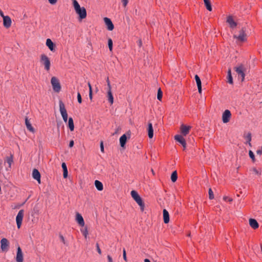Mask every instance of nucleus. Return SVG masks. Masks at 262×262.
Returning <instances> with one entry per match:
<instances>
[{
    "mask_svg": "<svg viewBox=\"0 0 262 262\" xmlns=\"http://www.w3.org/2000/svg\"><path fill=\"white\" fill-rule=\"evenodd\" d=\"M190 126H187L184 124H182L180 127L181 133L183 136H186L187 135L191 129Z\"/></svg>",
    "mask_w": 262,
    "mask_h": 262,
    "instance_id": "obj_11",
    "label": "nucleus"
},
{
    "mask_svg": "<svg viewBox=\"0 0 262 262\" xmlns=\"http://www.w3.org/2000/svg\"><path fill=\"white\" fill-rule=\"evenodd\" d=\"M100 148H101V151L103 152H104V146H103V144L102 141H101V143H100Z\"/></svg>",
    "mask_w": 262,
    "mask_h": 262,
    "instance_id": "obj_50",
    "label": "nucleus"
},
{
    "mask_svg": "<svg viewBox=\"0 0 262 262\" xmlns=\"http://www.w3.org/2000/svg\"><path fill=\"white\" fill-rule=\"evenodd\" d=\"M68 126L71 131H73L74 129V124L72 118L70 117L68 121Z\"/></svg>",
    "mask_w": 262,
    "mask_h": 262,
    "instance_id": "obj_29",
    "label": "nucleus"
},
{
    "mask_svg": "<svg viewBox=\"0 0 262 262\" xmlns=\"http://www.w3.org/2000/svg\"><path fill=\"white\" fill-rule=\"evenodd\" d=\"M104 21L107 26V28L110 31H112L114 28V26L111 20L107 17L104 18Z\"/></svg>",
    "mask_w": 262,
    "mask_h": 262,
    "instance_id": "obj_18",
    "label": "nucleus"
},
{
    "mask_svg": "<svg viewBox=\"0 0 262 262\" xmlns=\"http://www.w3.org/2000/svg\"><path fill=\"white\" fill-rule=\"evenodd\" d=\"M107 97L108 101L110 102V104H113L114 103V97L112 92H107Z\"/></svg>",
    "mask_w": 262,
    "mask_h": 262,
    "instance_id": "obj_30",
    "label": "nucleus"
},
{
    "mask_svg": "<svg viewBox=\"0 0 262 262\" xmlns=\"http://www.w3.org/2000/svg\"><path fill=\"white\" fill-rule=\"evenodd\" d=\"M113 41H112V39L109 38L108 39V48H109V50L110 51H112V50H113Z\"/></svg>",
    "mask_w": 262,
    "mask_h": 262,
    "instance_id": "obj_35",
    "label": "nucleus"
},
{
    "mask_svg": "<svg viewBox=\"0 0 262 262\" xmlns=\"http://www.w3.org/2000/svg\"><path fill=\"white\" fill-rule=\"evenodd\" d=\"M7 163L8 164V167L6 168L7 170H9L11 168V165L13 163V156L10 155V156L7 157L5 160V163Z\"/></svg>",
    "mask_w": 262,
    "mask_h": 262,
    "instance_id": "obj_15",
    "label": "nucleus"
},
{
    "mask_svg": "<svg viewBox=\"0 0 262 262\" xmlns=\"http://www.w3.org/2000/svg\"><path fill=\"white\" fill-rule=\"evenodd\" d=\"M144 262H150V261L149 260V259L146 258L144 259Z\"/></svg>",
    "mask_w": 262,
    "mask_h": 262,
    "instance_id": "obj_57",
    "label": "nucleus"
},
{
    "mask_svg": "<svg viewBox=\"0 0 262 262\" xmlns=\"http://www.w3.org/2000/svg\"><path fill=\"white\" fill-rule=\"evenodd\" d=\"M95 185L96 188L99 191H101L103 189V186L102 183L98 180H96L95 181Z\"/></svg>",
    "mask_w": 262,
    "mask_h": 262,
    "instance_id": "obj_27",
    "label": "nucleus"
},
{
    "mask_svg": "<svg viewBox=\"0 0 262 262\" xmlns=\"http://www.w3.org/2000/svg\"><path fill=\"white\" fill-rule=\"evenodd\" d=\"M227 78L228 79V82L230 84H233V78L231 75V69H229L228 70L227 77Z\"/></svg>",
    "mask_w": 262,
    "mask_h": 262,
    "instance_id": "obj_28",
    "label": "nucleus"
},
{
    "mask_svg": "<svg viewBox=\"0 0 262 262\" xmlns=\"http://www.w3.org/2000/svg\"><path fill=\"white\" fill-rule=\"evenodd\" d=\"M53 90L57 93H58L61 90V85L59 81L56 77H52L51 80Z\"/></svg>",
    "mask_w": 262,
    "mask_h": 262,
    "instance_id": "obj_5",
    "label": "nucleus"
},
{
    "mask_svg": "<svg viewBox=\"0 0 262 262\" xmlns=\"http://www.w3.org/2000/svg\"><path fill=\"white\" fill-rule=\"evenodd\" d=\"M61 239H62V241L64 242V238H63V236H61Z\"/></svg>",
    "mask_w": 262,
    "mask_h": 262,
    "instance_id": "obj_59",
    "label": "nucleus"
},
{
    "mask_svg": "<svg viewBox=\"0 0 262 262\" xmlns=\"http://www.w3.org/2000/svg\"><path fill=\"white\" fill-rule=\"evenodd\" d=\"M77 100L79 103H81L82 98H81V94L79 93H78V94H77Z\"/></svg>",
    "mask_w": 262,
    "mask_h": 262,
    "instance_id": "obj_41",
    "label": "nucleus"
},
{
    "mask_svg": "<svg viewBox=\"0 0 262 262\" xmlns=\"http://www.w3.org/2000/svg\"><path fill=\"white\" fill-rule=\"evenodd\" d=\"M249 154L250 157L252 159V161L253 162H254V161H255V156H254V155L253 152L251 150H250L249 152Z\"/></svg>",
    "mask_w": 262,
    "mask_h": 262,
    "instance_id": "obj_39",
    "label": "nucleus"
},
{
    "mask_svg": "<svg viewBox=\"0 0 262 262\" xmlns=\"http://www.w3.org/2000/svg\"><path fill=\"white\" fill-rule=\"evenodd\" d=\"M0 15L3 18V17H5L6 16L4 15L3 12L2 10L0 9Z\"/></svg>",
    "mask_w": 262,
    "mask_h": 262,
    "instance_id": "obj_55",
    "label": "nucleus"
},
{
    "mask_svg": "<svg viewBox=\"0 0 262 262\" xmlns=\"http://www.w3.org/2000/svg\"><path fill=\"white\" fill-rule=\"evenodd\" d=\"M223 200L224 201H228L229 202H231L233 201V199L231 198H229L228 196H224L223 197Z\"/></svg>",
    "mask_w": 262,
    "mask_h": 262,
    "instance_id": "obj_38",
    "label": "nucleus"
},
{
    "mask_svg": "<svg viewBox=\"0 0 262 262\" xmlns=\"http://www.w3.org/2000/svg\"><path fill=\"white\" fill-rule=\"evenodd\" d=\"M74 141L71 140L69 143V147L70 148L74 146Z\"/></svg>",
    "mask_w": 262,
    "mask_h": 262,
    "instance_id": "obj_51",
    "label": "nucleus"
},
{
    "mask_svg": "<svg viewBox=\"0 0 262 262\" xmlns=\"http://www.w3.org/2000/svg\"><path fill=\"white\" fill-rule=\"evenodd\" d=\"M163 221L165 224H167L169 222V214L167 210L164 209L163 210Z\"/></svg>",
    "mask_w": 262,
    "mask_h": 262,
    "instance_id": "obj_20",
    "label": "nucleus"
},
{
    "mask_svg": "<svg viewBox=\"0 0 262 262\" xmlns=\"http://www.w3.org/2000/svg\"><path fill=\"white\" fill-rule=\"evenodd\" d=\"M58 0H48L49 3L51 5H55L57 2Z\"/></svg>",
    "mask_w": 262,
    "mask_h": 262,
    "instance_id": "obj_44",
    "label": "nucleus"
},
{
    "mask_svg": "<svg viewBox=\"0 0 262 262\" xmlns=\"http://www.w3.org/2000/svg\"><path fill=\"white\" fill-rule=\"evenodd\" d=\"M89 97H90V100L92 101V99H93L92 91H90L89 92Z\"/></svg>",
    "mask_w": 262,
    "mask_h": 262,
    "instance_id": "obj_53",
    "label": "nucleus"
},
{
    "mask_svg": "<svg viewBox=\"0 0 262 262\" xmlns=\"http://www.w3.org/2000/svg\"><path fill=\"white\" fill-rule=\"evenodd\" d=\"M46 45L51 51L54 52L55 51V45L51 39L48 38L47 39Z\"/></svg>",
    "mask_w": 262,
    "mask_h": 262,
    "instance_id": "obj_19",
    "label": "nucleus"
},
{
    "mask_svg": "<svg viewBox=\"0 0 262 262\" xmlns=\"http://www.w3.org/2000/svg\"><path fill=\"white\" fill-rule=\"evenodd\" d=\"M227 23L229 25L230 28L233 29L237 26V23H236L231 15H229L227 18Z\"/></svg>",
    "mask_w": 262,
    "mask_h": 262,
    "instance_id": "obj_16",
    "label": "nucleus"
},
{
    "mask_svg": "<svg viewBox=\"0 0 262 262\" xmlns=\"http://www.w3.org/2000/svg\"><path fill=\"white\" fill-rule=\"evenodd\" d=\"M130 194L132 198L140 206L141 211L143 212L144 210L145 204L141 198L135 190H132Z\"/></svg>",
    "mask_w": 262,
    "mask_h": 262,
    "instance_id": "obj_2",
    "label": "nucleus"
},
{
    "mask_svg": "<svg viewBox=\"0 0 262 262\" xmlns=\"http://www.w3.org/2000/svg\"><path fill=\"white\" fill-rule=\"evenodd\" d=\"M11 19L9 16L3 17V25L6 28H9L11 26Z\"/></svg>",
    "mask_w": 262,
    "mask_h": 262,
    "instance_id": "obj_13",
    "label": "nucleus"
},
{
    "mask_svg": "<svg viewBox=\"0 0 262 262\" xmlns=\"http://www.w3.org/2000/svg\"><path fill=\"white\" fill-rule=\"evenodd\" d=\"M174 139L183 146L184 150L186 148V142L184 138L182 135H177L174 136Z\"/></svg>",
    "mask_w": 262,
    "mask_h": 262,
    "instance_id": "obj_10",
    "label": "nucleus"
},
{
    "mask_svg": "<svg viewBox=\"0 0 262 262\" xmlns=\"http://www.w3.org/2000/svg\"><path fill=\"white\" fill-rule=\"evenodd\" d=\"M253 172L256 174H257V175H260L261 174V172H259L256 168H253Z\"/></svg>",
    "mask_w": 262,
    "mask_h": 262,
    "instance_id": "obj_43",
    "label": "nucleus"
},
{
    "mask_svg": "<svg viewBox=\"0 0 262 262\" xmlns=\"http://www.w3.org/2000/svg\"><path fill=\"white\" fill-rule=\"evenodd\" d=\"M74 8L76 13L79 15V19H83L86 17V11L84 7H80L77 1L74 2Z\"/></svg>",
    "mask_w": 262,
    "mask_h": 262,
    "instance_id": "obj_1",
    "label": "nucleus"
},
{
    "mask_svg": "<svg viewBox=\"0 0 262 262\" xmlns=\"http://www.w3.org/2000/svg\"><path fill=\"white\" fill-rule=\"evenodd\" d=\"M25 124H26V127H27V129L29 130H30L31 132H34V128L32 127L31 124L29 122V120H28L27 117H26V119H25Z\"/></svg>",
    "mask_w": 262,
    "mask_h": 262,
    "instance_id": "obj_25",
    "label": "nucleus"
},
{
    "mask_svg": "<svg viewBox=\"0 0 262 262\" xmlns=\"http://www.w3.org/2000/svg\"><path fill=\"white\" fill-rule=\"evenodd\" d=\"M123 257L124 260L125 261H127V257H126V251H125V249L124 248L123 250Z\"/></svg>",
    "mask_w": 262,
    "mask_h": 262,
    "instance_id": "obj_42",
    "label": "nucleus"
},
{
    "mask_svg": "<svg viewBox=\"0 0 262 262\" xmlns=\"http://www.w3.org/2000/svg\"><path fill=\"white\" fill-rule=\"evenodd\" d=\"M151 171H152V173H154V170H153V169H151Z\"/></svg>",
    "mask_w": 262,
    "mask_h": 262,
    "instance_id": "obj_60",
    "label": "nucleus"
},
{
    "mask_svg": "<svg viewBox=\"0 0 262 262\" xmlns=\"http://www.w3.org/2000/svg\"><path fill=\"white\" fill-rule=\"evenodd\" d=\"M204 4H205L206 9L208 11H212V7H211L210 1V0H204Z\"/></svg>",
    "mask_w": 262,
    "mask_h": 262,
    "instance_id": "obj_31",
    "label": "nucleus"
},
{
    "mask_svg": "<svg viewBox=\"0 0 262 262\" xmlns=\"http://www.w3.org/2000/svg\"><path fill=\"white\" fill-rule=\"evenodd\" d=\"M231 117V113L228 110H226L222 115V120L225 123H228Z\"/></svg>",
    "mask_w": 262,
    "mask_h": 262,
    "instance_id": "obj_9",
    "label": "nucleus"
},
{
    "mask_svg": "<svg viewBox=\"0 0 262 262\" xmlns=\"http://www.w3.org/2000/svg\"><path fill=\"white\" fill-rule=\"evenodd\" d=\"M96 246L97 251L98 253L100 255H101V253H102V252H101V249H100V247H99V244H98V243H96Z\"/></svg>",
    "mask_w": 262,
    "mask_h": 262,
    "instance_id": "obj_40",
    "label": "nucleus"
},
{
    "mask_svg": "<svg viewBox=\"0 0 262 262\" xmlns=\"http://www.w3.org/2000/svg\"><path fill=\"white\" fill-rule=\"evenodd\" d=\"M16 260L17 262H23L24 261L23 254L19 246L17 249Z\"/></svg>",
    "mask_w": 262,
    "mask_h": 262,
    "instance_id": "obj_12",
    "label": "nucleus"
},
{
    "mask_svg": "<svg viewBox=\"0 0 262 262\" xmlns=\"http://www.w3.org/2000/svg\"><path fill=\"white\" fill-rule=\"evenodd\" d=\"M63 178H66L68 177V170H63Z\"/></svg>",
    "mask_w": 262,
    "mask_h": 262,
    "instance_id": "obj_47",
    "label": "nucleus"
},
{
    "mask_svg": "<svg viewBox=\"0 0 262 262\" xmlns=\"http://www.w3.org/2000/svg\"><path fill=\"white\" fill-rule=\"evenodd\" d=\"M234 69L237 74L238 77H240L241 78L242 81H243L245 79V69L244 68V65L241 64L238 66L235 67Z\"/></svg>",
    "mask_w": 262,
    "mask_h": 262,
    "instance_id": "obj_4",
    "label": "nucleus"
},
{
    "mask_svg": "<svg viewBox=\"0 0 262 262\" xmlns=\"http://www.w3.org/2000/svg\"><path fill=\"white\" fill-rule=\"evenodd\" d=\"M177 178L178 175L177 171H174L171 175V180L172 182H175L177 181Z\"/></svg>",
    "mask_w": 262,
    "mask_h": 262,
    "instance_id": "obj_32",
    "label": "nucleus"
},
{
    "mask_svg": "<svg viewBox=\"0 0 262 262\" xmlns=\"http://www.w3.org/2000/svg\"><path fill=\"white\" fill-rule=\"evenodd\" d=\"M148 136L150 139H151L154 136V129L152 127V123L150 122H148Z\"/></svg>",
    "mask_w": 262,
    "mask_h": 262,
    "instance_id": "obj_22",
    "label": "nucleus"
},
{
    "mask_svg": "<svg viewBox=\"0 0 262 262\" xmlns=\"http://www.w3.org/2000/svg\"><path fill=\"white\" fill-rule=\"evenodd\" d=\"M121 1L122 2V3H123V6L124 7H125L127 6V4H128V0H121Z\"/></svg>",
    "mask_w": 262,
    "mask_h": 262,
    "instance_id": "obj_45",
    "label": "nucleus"
},
{
    "mask_svg": "<svg viewBox=\"0 0 262 262\" xmlns=\"http://www.w3.org/2000/svg\"><path fill=\"white\" fill-rule=\"evenodd\" d=\"M195 80L198 88V91L200 94L202 93V83L199 76L198 75H195Z\"/></svg>",
    "mask_w": 262,
    "mask_h": 262,
    "instance_id": "obj_21",
    "label": "nucleus"
},
{
    "mask_svg": "<svg viewBox=\"0 0 262 262\" xmlns=\"http://www.w3.org/2000/svg\"><path fill=\"white\" fill-rule=\"evenodd\" d=\"M208 193H209V199L212 200L214 198V195H213V191L212 190L211 188L209 189Z\"/></svg>",
    "mask_w": 262,
    "mask_h": 262,
    "instance_id": "obj_36",
    "label": "nucleus"
},
{
    "mask_svg": "<svg viewBox=\"0 0 262 262\" xmlns=\"http://www.w3.org/2000/svg\"><path fill=\"white\" fill-rule=\"evenodd\" d=\"M162 96H163V93H162V92L161 90V89H159L158 91V94H157V99L161 101V99H162Z\"/></svg>",
    "mask_w": 262,
    "mask_h": 262,
    "instance_id": "obj_34",
    "label": "nucleus"
},
{
    "mask_svg": "<svg viewBox=\"0 0 262 262\" xmlns=\"http://www.w3.org/2000/svg\"><path fill=\"white\" fill-rule=\"evenodd\" d=\"M40 62L44 66L45 69L49 71L50 69L51 62L49 58L45 54L40 55Z\"/></svg>",
    "mask_w": 262,
    "mask_h": 262,
    "instance_id": "obj_3",
    "label": "nucleus"
},
{
    "mask_svg": "<svg viewBox=\"0 0 262 262\" xmlns=\"http://www.w3.org/2000/svg\"><path fill=\"white\" fill-rule=\"evenodd\" d=\"M1 249L3 251L7 250L9 247V241L7 238H3L1 241Z\"/></svg>",
    "mask_w": 262,
    "mask_h": 262,
    "instance_id": "obj_14",
    "label": "nucleus"
},
{
    "mask_svg": "<svg viewBox=\"0 0 262 262\" xmlns=\"http://www.w3.org/2000/svg\"><path fill=\"white\" fill-rule=\"evenodd\" d=\"M261 103H262V102H261Z\"/></svg>",
    "mask_w": 262,
    "mask_h": 262,
    "instance_id": "obj_61",
    "label": "nucleus"
},
{
    "mask_svg": "<svg viewBox=\"0 0 262 262\" xmlns=\"http://www.w3.org/2000/svg\"><path fill=\"white\" fill-rule=\"evenodd\" d=\"M257 153H260V154L262 153V146H261V150H258L257 151Z\"/></svg>",
    "mask_w": 262,
    "mask_h": 262,
    "instance_id": "obj_58",
    "label": "nucleus"
},
{
    "mask_svg": "<svg viewBox=\"0 0 262 262\" xmlns=\"http://www.w3.org/2000/svg\"><path fill=\"white\" fill-rule=\"evenodd\" d=\"M137 44L139 47H141L142 45V40L141 39H139L137 41Z\"/></svg>",
    "mask_w": 262,
    "mask_h": 262,
    "instance_id": "obj_48",
    "label": "nucleus"
},
{
    "mask_svg": "<svg viewBox=\"0 0 262 262\" xmlns=\"http://www.w3.org/2000/svg\"><path fill=\"white\" fill-rule=\"evenodd\" d=\"M24 215V210L21 209L20 210L16 216V224L17 228L19 229L21 227Z\"/></svg>",
    "mask_w": 262,
    "mask_h": 262,
    "instance_id": "obj_8",
    "label": "nucleus"
},
{
    "mask_svg": "<svg viewBox=\"0 0 262 262\" xmlns=\"http://www.w3.org/2000/svg\"><path fill=\"white\" fill-rule=\"evenodd\" d=\"M249 224L250 226L254 229H256L258 228L259 227L258 222L256 221V220L253 219H250L249 220Z\"/></svg>",
    "mask_w": 262,
    "mask_h": 262,
    "instance_id": "obj_23",
    "label": "nucleus"
},
{
    "mask_svg": "<svg viewBox=\"0 0 262 262\" xmlns=\"http://www.w3.org/2000/svg\"><path fill=\"white\" fill-rule=\"evenodd\" d=\"M61 167H62V168L63 169V170H68L67 169V165H66L65 163L63 162V163H62Z\"/></svg>",
    "mask_w": 262,
    "mask_h": 262,
    "instance_id": "obj_46",
    "label": "nucleus"
},
{
    "mask_svg": "<svg viewBox=\"0 0 262 262\" xmlns=\"http://www.w3.org/2000/svg\"><path fill=\"white\" fill-rule=\"evenodd\" d=\"M32 177L39 184L40 183V173L37 169H34L33 170Z\"/></svg>",
    "mask_w": 262,
    "mask_h": 262,
    "instance_id": "obj_17",
    "label": "nucleus"
},
{
    "mask_svg": "<svg viewBox=\"0 0 262 262\" xmlns=\"http://www.w3.org/2000/svg\"><path fill=\"white\" fill-rule=\"evenodd\" d=\"M106 81V82H107V84H110V80H109V78H108V77H107Z\"/></svg>",
    "mask_w": 262,
    "mask_h": 262,
    "instance_id": "obj_56",
    "label": "nucleus"
},
{
    "mask_svg": "<svg viewBox=\"0 0 262 262\" xmlns=\"http://www.w3.org/2000/svg\"><path fill=\"white\" fill-rule=\"evenodd\" d=\"M59 104L60 112L61 113V115L62 116L63 120L65 122H67L68 118V114H67V110L66 109L64 104L61 100H59Z\"/></svg>",
    "mask_w": 262,
    "mask_h": 262,
    "instance_id": "obj_6",
    "label": "nucleus"
},
{
    "mask_svg": "<svg viewBox=\"0 0 262 262\" xmlns=\"http://www.w3.org/2000/svg\"><path fill=\"white\" fill-rule=\"evenodd\" d=\"M82 233L83 235L84 236L85 238H87V236L88 235V230L86 227L83 230H81Z\"/></svg>",
    "mask_w": 262,
    "mask_h": 262,
    "instance_id": "obj_37",
    "label": "nucleus"
},
{
    "mask_svg": "<svg viewBox=\"0 0 262 262\" xmlns=\"http://www.w3.org/2000/svg\"><path fill=\"white\" fill-rule=\"evenodd\" d=\"M245 139L246 140L247 143H248L250 145H251L250 142L251 141V134L250 133H248L246 136L245 137Z\"/></svg>",
    "mask_w": 262,
    "mask_h": 262,
    "instance_id": "obj_33",
    "label": "nucleus"
},
{
    "mask_svg": "<svg viewBox=\"0 0 262 262\" xmlns=\"http://www.w3.org/2000/svg\"><path fill=\"white\" fill-rule=\"evenodd\" d=\"M107 92H112L111 83L107 84Z\"/></svg>",
    "mask_w": 262,
    "mask_h": 262,
    "instance_id": "obj_52",
    "label": "nucleus"
},
{
    "mask_svg": "<svg viewBox=\"0 0 262 262\" xmlns=\"http://www.w3.org/2000/svg\"><path fill=\"white\" fill-rule=\"evenodd\" d=\"M88 84V86H89V92L90 91H92V85H91L90 82H89Z\"/></svg>",
    "mask_w": 262,
    "mask_h": 262,
    "instance_id": "obj_54",
    "label": "nucleus"
},
{
    "mask_svg": "<svg viewBox=\"0 0 262 262\" xmlns=\"http://www.w3.org/2000/svg\"><path fill=\"white\" fill-rule=\"evenodd\" d=\"M76 220L78 222V223L81 226H84V220L81 216V214L77 213L76 214Z\"/></svg>",
    "mask_w": 262,
    "mask_h": 262,
    "instance_id": "obj_24",
    "label": "nucleus"
},
{
    "mask_svg": "<svg viewBox=\"0 0 262 262\" xmlns=\"http://www.w3.org/2000/svg\"><path fill=\"white\" fill-rule=\"evenodd\" d=\"M107 258L108 262H113V258L110 255H107Z\"/></svg>",
    "mask_w": 262,
    "mask_h": 262,
    "instance_id": "obj_49",
    "label": "nucleus"
},
{
    "mask_svg": "<svg viewBox=\"0 0 262 262\" xmlns=\"http://www.w3.org/2000/svg\"><path fill=\"white\" fill-rule=\"evenodd\" d=\"M127 140V137L126 135L124 134L120 138V144L121 147H123L124 145L126 144Z\"/></svg>",
    "mask_w": 262,
    "mask_h": 262,
    "instance_id": "obj_26",
    "label": "nucleus"
},
{
    "mask_svg": "<svg viewBox=\"0 0 262 262\" xmlns=\"http://www.w3.org/2000/svg\"><path fill=\"white\" fill-rule=\"evenodd\" d=\"M234 38H236L238 41L241 42H245L247 41V34L246 33V29L242 28L239 31V34L238 36L236 35H233Z\"/></svg>",
    "mask_w": 262,
    "mask_h": 262,
    "instance_id": "obj_7",
    "label": "nucleus"
}]
</instances>
